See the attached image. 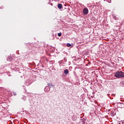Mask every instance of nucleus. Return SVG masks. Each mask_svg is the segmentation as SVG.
<instances>
[{"label": "nucleus", "mask_w": 124, "mask_h": 124, "mask_svg": "<svg viewBox=\"0 0 124 124\" xmlns=\"http://www.w3.org/2000/svg\"><path fill=\"white\" fill-rule=\"evenodd\" d=\"M115 76L116 78H124V73L122 71L117 72L115 74Z\"/></svg>", "instance_id": "f257e3e1"}, {"label": "nucleus", "mask_w": 124, "mask_h": 124, "mask_svg": "<svg viewBox=\"0 0 124 124\" xmlns=\"http://www.w3.org/2000/svg\"><path fill=\"white\" fill-rule=\"evenodd\" d=\"M83 13L84 15H88L89 14V9H88V8H85L83 9Z\"/></svg>", "instance_id": "f03ea898"}, {"label": "nucleus", "mask_w": 124, "mask_h": 124, "mask_svg": "<svg viewBox=\"0 0 124 124\" xmlns=\"http://www.w3.org/2000/svg\"><path fill=\"white\" fill-rule=\"evenodd\" d=\"M50 88L49 87V86H46L45 88L44 91L45 93H48V92H50Z\"/></svg>", "instance_id": "7ed1b4c3"}, {"label": "nucleus", "mask_w": 124, "mask_h": 124, "mask_svg": "<svg viewBox=\"0 0 124 124\" xmlns=\"http://www.w3.org/2000/svg\"><path fill=\"white\" fill-rule=\"evenodd\" d=\"M13 59L12 58V57L9 56L8 57V58L7 59V61H9V62L12 61Z\"/></svg>", "instance_id": "20e7f679"}, {"label": "nucleus", "mask_w": 124, "mask_h": 124, "mask_svg": "<svg viewBox=\"0 0 124 124\" xmlns=\"http://www.w3.org/2000/svg\"><path fill=\"white\" fill-rule=\"evenodd\" d=\"M57 6L59 9H62V4H58Z\"/></svg>", "instance_id": "39448f33"}, {"label": "nucleus", "mask_w": 124, "mask_h": 124, "mask_svg": "<svg viewBox=\"0 0 124 124\" xmlns=\"http://www.w3.org/2000/svg\"><path fill=\"white\" fill-rule=\"evenodd\" d=\"M64 73L67 75L68 73H69V71L67 69H65L64 70Z\"/></svg>", "instance_id": "423d86ee"}, {"label": "nucleus", "mask_w": 124, "mask_h": 124, "mask_svg": "<svg viewBox=\"0 0 124 124\" xmlns=\"http://www.w3.org/2000/svg\"><path fill=\"white\" fill-rule=\"evenodd\" d=\"M120 85H121L122 87H124V81H122L120 82Z\"/></svg>", "instance_id": "0eeeda50"}, {"label": "nucleus", "mask_w": 124, "mask_h": 124, "mask_svg": "<svg viewBox=\"0 0 124 124\" xmlns=\"http://www.w3.org/2000/svg\"><path fill=\"white\" fill-rule=\"evenodd\" d=\"M47 85H48V86L47 87H50V88H52V87H53V84H52V83H48Z\"/></svg>", "instance_id": "6e6552de"}, {"label": "nucleus", "mask_w": 124, "mask_h": 124, "mask_svg": "<svg viewBox=\"0 0 124 124\" xmlns=\"http://www.w3.org/2000/svg\"><path fill=\"white\" fill-rule=\"evenodd\" d=\"M113 19H114V20H117V16H113Z\"/></svg>", "instance_id": "1a4fd4ad"}, {"label": "nucleus", "mask_w": 124, "mask_h": 124, "mask_svg": "<svg viewBox=\"0 0 124 124\" xmlns=\"http://www.w3.org/2000/svg\"><path fill=\"white\" fill-rule=\"evenodd\" d=\"M71 45L69 43L67 44V47H70Z\"/></svg>", "instance_id": "9d476101"}, {"label": "nucleus", "mask_w": 124, "mask_h": 124, "mask_svg": "<svg viewBox=\"0 0 124 124\" xmlns=\"http://www.w3.org/2000/svg\"><path fill=\"white\" fill-rule=\"evenodd\" d=\"M58 36H62V32L58 33Z\"/></svg>", "instance_id": "9b49d317"}, {"label": "nucleus", "mask_w": 124, "mask_h": 124, "mask_svg": "<svg viewBox=\"0 0 124 124\" xmlns=\"http://www.w3.org/2000/svg\"><path fill=\"white\" fill-rule=\"evenodd\" d=\"M48 4H50L51 6H53V3H50V2H48Z\"/></svg>", "instance_id": "f8f14e48"}, {"label": "nucleus", "mask_w": 124, "mask_h": 124, "mask_svg": "<svg viewBox=\"0 0 124 124\" xmlns=\"http://www.w3.org/2000/svg\"><path fill=\"white\" fill-rule=\"evenodd\" d=\"M13 94H14V95H17V94L16 93H15V92H13Z\"/></svg>", "instance_id": "ddd939ff"}, {"label": "nucleus", "mask_w": 124, "mask_h": 124, "mask_svg": "<svg viewBox=\"0 0 124 124\" xmlns=\"http://www.w3.org/2000/svg\"><path fill=\"white\" fill-rule=\"evenodd\" d=\"M30 84H31V83H29L27 85V86H29Z\"/></svg>", "instance_id": "4468645a"}, {"label": "nucleus", "mask_w": 124, "mask_h": 124, "mask_svg": "<svg viewBox=\"0 0 124 124\" xmlns=\"http://www.w3.org/2000/svg\"><path fill=\"white\" fill-rule=\"evenodd\" d=\"M108 2L110 3L111 2V0H110V1H108Z\"/></svg>", "instance_id": "2eb2a0df"}]
</instances>
